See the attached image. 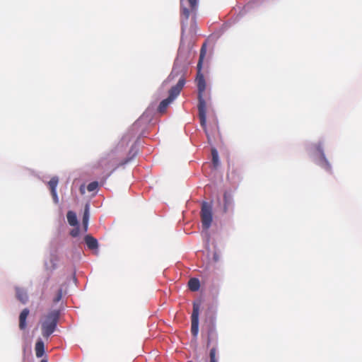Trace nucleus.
I'll return each mask as SVG.
<instances>
[{
    "label": "nucleus",
    "mask_w": 362,
    "mask_h": 362,
    "mask_svg": "<svg viewBox=\"0 0 362 362\" xmlns=\"http://www.w3.org/2000/svg\"><path fill=\"white\" fill-rule=\"evenodd\" d=\"M16 298L18 300H20L23 304L27 303L28 300L27 292L21 288H16Z\"/></svg>",
    "instance_id": "obj_14"
},
{
    "label": "nucleus",
    "mask_w": 362,
    "mask_h": 362,
    "mask_svg": "<svg viewBox=\"0 0 362 362\" xmlns=\"http://www.w3.org/2000/svg\"><path fill=\"white\" fill-rule=\"evenodd\" d=\"M201 218L203 228L208 230L211 225L213 217L211 206L207 202H204L202 205Z\"/></svg>",
    "instance_id": "obj_4"
},
{
    "label": "nucleus",
    "mask_w": 362,
    "mask_h": 362,
    "mask_svg": "<svg viewBox=\"0 0 362 362\" xmlns=\"http://www.w3.org/2000/svg\"><path fill=\"white\" fill-rule=\"evenodd\" d=\"M98 187V182L96 181L92 182L89 183L87 186V189L88 192H93L96 190Z\"/></svg>",
    "instance_id": "obj_22"
},
{
    "label": "nucleus",
    "mask_w": 362,
    "mask_h": 362,
    "mask_svg": "<svg viewBox=\"0 0 362 362\" xmlns=\"http://www.w3.org/2000/svg\"><path fill=\"white\" fill-rule=\"evenodd\" d=\"M316 149L321 155L320 165L326 170L329 171L331 170V165L325 158L321 144H318L316 146Z\"/></svg>",
    "instance_id": "obj_11"
},
{
    "label": "nucleus",
    "mask_w": 362,
    "mask_h": 362,
    "mask_svg": "<svg viewBox=\"0 0 362 362\" xmlns=\"http://www.w3.org/2000/svg\"><path fill=\"white\" fill-rule=\"evenodd\" d=\"M85 243L90 250H95L98 247V243L97 239L90 235H87L84 238Z\"/></svg>",
    "instance_id": "obj_13"
},
{
    "label": "nucleus",
    "mask_w": 362,
    "mask_h": 362,
    "mask_svg": "<svg viewBox=\"0 0 362 362\" xmlns=\"http://www.w3.org/2000/svg\"><path fill=\"white\" fill-rule=\"evenodd\" d=\"M88 220H89V206L88 204H86L85 209H84L83 219H82V223H83V229L85 231H87V230H88Z\"/></svg>",
    "instance_id": "obj_17"
},
{
    "label": "nucleus",
    "mask_w": 362,
    "mask_h": 362,
    "mask_svg": "<svg viewBox=\"0 0 362 362\" xmlns=\"http://www.w3.org/2000/svg\"><path fill=\"white\" fill-rule=\"evenodd\" d=\"M211 155L213 164L215 167H216L218 165V155L216 149H212Z\"/></svg>",
    "instance_id": "obj_21"
},
{
    "label": "nucleus",
    "mask_w": 362,
    "mask_h": 362,
    "mask_svg": "<svg viewBox=\"0 0 362 362\" xmlns=\"http://www.w3.org/2000/svg\"><path fill=\"white\" fill-rule=\"evenodd\" d=\"M45 353V345L42 340H38L35 344V354L36 356L40 358L43 356Z\"/></svg>",
    "instance_id": "obj_16"
},
{
    "label": "nucleus",
    "mask_w": 362,
    "mask_h": 362,
    "mask_svg": "<svg viewBox=\"0 0 362 362\" xmlns=\"http://www.w3.org/2000/svg\"><path fill=\"white\" fill-rule=\"evenodd\" d=\"M234 171H232L230 174L228 175V176H231L233 177Z\"/></svg>",
    "instance_id": "obj_26"
},
{
    "label": "nucleus",
    "mask_w": 362,
    "mask_h": 362,
    "mask_svg": "<svg viewBox=\"0 0 362 362\" xmlns=\"http://www.w3.org/2000/svg\"><path fill=\"white\" fill-rule=\"evenodd\" d=\"M188 286L192 291H197L200 287L199 281L195 278L190 279L188 282Z\"/></svg>",
    "instance_id": "obj_19"
},
{
    "label": "nucleus",
    "mask_w": 362,
    "mask_h": 362,
    "mask_svg": "<svg viewBox=\"0 0 362 362\" xmlns=\"http://www.w3.org/2000/svg\"><path fill=\"white\" fill-rule=\"evenodd\" d=\"M201 70L202 69H198L195 80L198 88L199 103L197 107L200 124L206 132V104L203 98V94L206 90V83L204 75L201 73Z\"/></svg>",
    "instance_id": "obj_1"
},
{
    "label": "nucleus",
    "mask_w": 362,
    "mask_h": 362,
    "mask_svg": "<svg viewBox=\"0 0 362 362\" xmlns=\"http://www.w3.org/2000/svg\"><path fill=\"white\" fill-rule=\"evenodd\" d=\"M216 347H213L210 350L209 353V357H210V362H218L216 358Z\"/></svg>",
    "instance_id": "obj_20"
},
{
    "label": "nucleus",
    "mask_w": 362,
    "mask_h": 362,
    "mask_svg": "<svg viewBox=\"0 0 362 362\" xmlns=\"http://www.w3.org/2000/svg\"><path fill=\"white\" fill-rule=\"evenodd\" d=\"M199 305L194 303H193V310L191 316V332L194 336H196L198 333L199 329Z\"/></svg>",
    "instance_id": "obj_6"
},
{
    "label": "nucleus",
    "mask_w": 362,
    "mask_h": 362,
    "mask_svg": "<svg viewBox=\"0 0 362 362\" xmlns=\"http://www.w3.org/2000/svg\"><path fill=\"white\" fill-rule=\"evenodd\" d=\"M191 48L189 47H185L182 45V42H181L180 46L178 49V54L177 57L176 62L178 63L180 62H187L189 58L191 57Z\"/></svg>",
    "instance_id": "obj_8"
},
{
    "label": "nucleus",
    "mask_w": 362,
    "mask_h": 362,
    "mask_svg": "<svg viewBox=\"0 0 362 362\" xmlns=\"http://www.w3.org/2000/svg\"><path fill=\"white\" fill-rule=\"evenodd\" d=\"M185 84V78L182 74L180 75L177 84L173 86L169 90V95L166 99L163 100L158 107V110L160 113L166 111L168 105L179 95L180 91Z\"/></svg>",
    "instance_id": "obj_3"
},
{
    "label": "nucleus",
    "mask_w": 362,
    "mask_h": 362,
    "mask_svg": "<svg viewBox=\"0 0 362 362\" xmlns=\"http://www.w3.org/2000/svg\"><path fill=\"white\" fill-rule=\"evenodd\" d=\"M40 362H47V361L45 359H42Z\"/></svg>",
    "instance_id": "obj_27"
},
{
    "label": "nucleus",
    "mask_w": 362,
    "mask_h": 362,
    "mask_svg": "<svg viewBox=\"0 0 362 362\" xmlns=\"http://www.w3.org/2000/svg\"><path fill=\"white\" fill-rule=\"evenodd\" d=\"M95 168L100 170L102 173L105 174V177H109L116 168L115 163L107 158H101Z\"/></svg>",
    "instance_id": "obj_5"
},
{
    "label": "nucleus",
    "mask_w": 362,
    "mask_h": 362,
    "mask_svg": "<svg viewBox=\"0 0 362 362\" xmlns=\"http://www.w3.org/2000/svg\"><path fill=\"white\" fill-rule=\"evenodd\" d=\"M62 298V289H59L57 291L56 296L53 299L54 303H58L59 300H61Z\"/></svg>",
    "instance_id": "obj_23"
},
{
    "label": "nucleus",
    "mask_w": 362,
    "mask_h": 362,
    "mask_svg": "<svg viewBox=\"0 0 362 362\" xmlns=\"http://www.w3.org/2000/svg\"><path fill=\"white\" fill-rule=\"evenodd\" d=\"M66 218L69 225L72 226H76L78 225L76 214L74 211H68L66 214Z\"/></svg>",
    "instance_id": "obj_18"
},
{
    "label": "nucleus",
    "mask_w": 362,
    "mask_h": 362,
    "mask_svg": "<svg viewBox=\"0 0 362 362\" xmlns=\"http://www.w3.org/2000/svg\"><path fill=\"white\" fill-rule=\"evenodd\" d=\"M206 43L204 42L200 49L199 59L197 63V68H202V66L205 64L204 62H208L209 58L206 59Z\"/></svg>",
    "instance_id": "obj_12"
},
{
    "label": "nucleus",
    "mask_w": 362,
    "mask_h": 362,
    "mask_svg": "<svg viewBox=\"0 0 362 362\" xmlns=\"http://www.w3.org/2000/svg\"><path fill=\"white\" fill-rule=\"evenodd\" d=\"M223 210L224 212H228L230 209V206L233 205V202L230 196L228 193H224L223 195Z\"/></svg>",
    "instance_id": "obj_15"
},
{
    "label": "nucleus",
    "mask_w": 362,
    "mask_h": 362,
    "mask_svg": "<svg viewBox=\"0 0 362 362\" xmlns=\"http://www.w3.org/2000/svg\"><path fill=\"white\" fill-rule=\"evenodd\" d=\"M178 75L177 73H175L174 71H172L171 74L169 75L168 78H167V80L165 81V83H168V82H170L171 81H173L174 79V78L175 76H177Z\"/></svg>",
    "instance_id": "obj_24"
},
{
    "label": "nucleus",
    "mask_w": 362,
    "mask_h": 362,
    "mask_svg": "<svg viewBox=\"0 0 362 362\" xmlns=\"http://www.w3.org/2000/svg\"><path fill=\"white\" fill-rule=\"evenodd\" d=\"M180 13H196L198 0H180Z\"/></svg>",
    "instance_id": "obj_7"
},
{
    "label": "nucleus",
    "mask_w": 362,
    "mask_h": 362,
    "mask_svg": "<svg viewBox=\"0 0 362 362\" xmlns=\"http://www.w3.org/2000/svg\"><path fill=\"white\" fill-rule=\"evenodd\" d=\"M30 313V310L28 308H24L19 315V329L24 330L27 327V317Z\"/></svg>",
    "instance_id": "obj_9"
},
{
    "label": "nucleus",
    "mask_w": 362,
    "mask_h": 362,
    "mask_svg": "<svg viewBox=\"0 0 362 362\" xmlns=\"http://www.w3.org/2000/svg\"><path fill=\"white\" fill-rule=\"evenodd\" d=\"M59 316V310H52L44 316L41 322V330L45 338L47 339L55 331Z\"/></svg>",
    "instance_id": "obj_2"
},
{
    "label": "nucleus",
    "mask_w": 362,
    "mask_h": 362,
    "mask_svg": "<svg viewBox=\"0 0 362 362\" xmlns=\"http://www.w3.org/2000/svg\"><path fill=\"white\" fill-rule=\"evenodd\" d=\"M58 177H53L50 179V180L48 182V185L51 191V194L52 195V197L54 200V202L57 203L58 202V197L56 192V188L58 185Z\"/></svg>",
    "instance_id": "obj_10"
},
{
    "label": "nucleus",
    "mask_w": 362,
    "mask_h": 362,
    "mask_svg": "<svg viewBox=\"0 0 362 362\" xmlns=\"http://www.w3.org/2000/svg\"><path fill=\"white\" fill-rule=\"evenodd\" d=\"M72 237H77L79 235V228L78 227L72 229L70 232Z\"/></svg>",
    "instance_id": "obj_25"
}]
</instances>
